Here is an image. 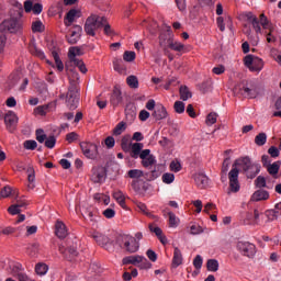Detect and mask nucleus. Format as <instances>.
<instances>
[{"mask_svg": "<svg viewBox=\"0 0 281 281\" xmlns=\"http://www.w3.org/2000/svg\"><path fill=\"white\" fill-rule=\"evenodd\" d=\"M245 16L251 23L256 34H262V30H269V33H266L267 43H276L277 38L273 36V24L265 13H261L259 19L251 12H247Z\"/></svg>", "mask_w": 281, "mask_h": 281, "instance_id": "f257e3e1", "label": "nucleus"}, {"mask_svg": "<svg viewBox=\"0 0 281 281\" xmlns=\"http://www.w3.org/2000/svg\"><path fill=\"white\" fill-rule=\"evenodd\" d=\"M233 168L243 170L248 179H255V177L260 173V164L251 161L249 157L237 159Z\"/></svg>", "mask_w": 281, "mask_h": 281, "instance_id": "f03ea898", "label": "nucleus"}, {"mask_svg": "<svg viewBox=\"0 0 281 281\" xmlns=\"http://www.w3.org/2000/svg\"><path fill=\"white\" fill-rule=\"evenodd\" d=\"M116 245L127 251V254H136L139 251V241L131 235H121L116 238Z\"/></svg>", "mask_w": 281, "mask_h": 281, "instance_id": "7ed1b4c3", "label": "nucleus"}, {"mask_svg": "<svg viewBox=\"0 0 281 281\" xmlns=\"http://www.w3.org/2000/svg\"><path fill=\"white\" fill-rule=\"evenodd\" d=\"M105 23V18L98 15V14H91L87 18L85 23V32L88 34V36H95V30H100L102 25Z\"/></svg>", "mask_w": 281, "mask_h": 281, "instance_id": "20e7f679", "label": "nucleus"}, {"mask_svg": "<svg viewBox=\"0 0 281 281\" xmlns=\"http://www.w3.org/2000/svg\"><path fill=\"white\" fill-rule=\"evenodd\" d=\"M78 102H80V93L78 87L71 83L66 94V105L70 111L78 109Z\"/></svg>", "mask_w": 281, "mask_h": 281, "instance_id": "39448f33", "label": "nucleus"}, {"mask_svg": "<svg viewBox=\"0 0 281 281\" xmlns=\"http://www.w3.org/2000/svg\"><path fill=\"white\" fill-rule=\"evenodd\" d=\"M23 27L21 20L10 18L1 22L0 32H10V34H16Z\"/></svg>", "mask_w": 281, "mask_h": 281, "instance_id": "423d86ee", "label": "nucleus"}, {"mask_svg": "<svg viewBox=\"0 0 281 281\" xmlns=\"http://www.w3.org/2000/svg\"><path fill=\"white\" fill-rule=\"evenodd\" d=\"M238 168L233 167V169L228 172V191L227 194H236L237 192H240V182L238 181Z\"/></svg>", "mask_w": 281, "mask_h": 281, "instance_id": "0eeeda50", "label": "nucleus"}, {"mask_svg": "<svg viewBox=\"0 0 281 281\" xmlns=\"http://www.w3.org/2000/svg\"><path fill=\"white\" fill-rule=\"evenodd\" d=\"M81 150L87 157V159L95 160L100 157V151H98V145L89 142H83L80 144Z\"/></svg>", "mask_w": 281, "mask_h": 281, "instance_id": "6e6552de", "label": "nucleus"}, {"mask_svg": "<svg viewBox=\"0 0 281 281\" xmlns=\"http://www.w3.org/2000/svg\"><path fill=\"white\" fill-rule=\"evenodd\" d=\"M244 64L248 67V69H252V71H261L262 67H265L262 59L254 55H247L244 58Z\"/></svg>", "mask_w": 281, "mask_h": 281, "instance_id": "1a4fd4ad", "label": "nucleus"}, {"mask_svg": "<svg viewBox=\"0 0 281 281\" xmlns=\"http://www.w3.org/2000/svg\"><path fill=\"white\" fill-rule=\"evenodd\" d=\"M175 41V34H172V29L168 26L166 32L159 35V45L165 54H168V45Z\"/></svg>", "mask_w": 281, "mask_h": 281, "instance_id": "9d476101", "label": "nucleus"}, {"mask_svg": "<svg viewBox=\"0 0 281 281\" xmlns=\"http://www.w3.org/2000/svg\"><path fill=\"white\" fill-rule=\"evenodd\" d=\"M237 249L243 256H247V258H254V256H256V245L249 241H239Z\"/></svg>", "mask_w": 281, "mask_h": 281, "instance_id": "9b49d317", "label": "nucleus"}, {"mask_svg": "<svg viewBox=\"0 0 281 281\" xmlns=\"http://www.w3.org/2000/svg\"><path fill=\"white\" fill-rule=\"evenodd\" d=\"M106 179V169L104 167L99 166L92 169L91 180L93 183H104Z\"/></svg>", "mask_w": 281, "mask_h": 281, "instance_id": "f8f14e48", "label": "nucleus"}, {"mask_svg": "<svg viewBox=\"0 0 281 281\" xmlns=\"http://www.w3.org/2000/svg\"><path fill=\"white\" fill-rule=\"evenodd\" d=\"M4 124L8 128V131H14L16 128V125L19 124V116L14 111H8L4 115Z\"/></svg>", "mask_w": 281, "mask_h": 281, "instance_id": "ddd939ff", "label": "nucleus"}, {"mask_svg": "<svg viewBox=\"0 0 281 281\" xmlns=\"http://www.w3.org/2000/svg\"><path fill=\"white\" fill-rule=\"evenodd\" d=\"M92 238L95 240V243H98V245H100V247H103L104 249H111V239H109L106 235L94 231L92 233Z\"/></svg>", "mask_w": 281, "mask_h": 281, "instance_id": "4468645a", "label": "nucleus"}, {"mask_svg": "<svg viewBox=\"0 0 281 281\" xmlns=\"http://www.w3.org/2000/svg\"><path fill=\"white\" fill-rule=\"evenodd\" d=\"M138 158L142 159V166L144 168H150V166H155L157 161L153 154H150V149H144Z\"/></svg>", "mask_w": 281, "mask_h": 281, "instance_id": "2eb2a0df", "label": "nucleus"}, {"mask_svg": "<svg viewBox=\"0 0 281 281\" xmlns=\"http://www.w3.org/2000/svg\"><path fill=\"white\" fill-rule=\"evenodd\" d=\"M80 34H82V26L75 25L72 30H70V34L66 35V38L70 45H76L78 41H80Z\"/></svg>", "mask_w": 281, "mask_h": 281, "instance_id": "dca6fc26", "label": "nucleus"}, {"mask_svg": "<svg viewBox=\"0 0 281 281\" xmlns=\"http://www.w3.org/2000/svg\"><path fill=\"white\" fill-rule=\"evenodd\" d=\"M243 91L244 95L250 99L258 98V95H262V88L258 86L244 87Z\"/></svg>", "mask_w": 281, "mask_h": 281, "instance_id": "f3484780", "label": "nucleus"}, {"mask_svg": "<svg viewBox=\"0 0 281 281\" xmlns=\"http://www.w3.org/2000/svg\"><path fill=\"white\" fill-rule=\"evenodd\" d=\"M194 182L201 190L207 188L210 186V178L205 176L203 172H198L193 176Z\"/></svg>", "mask_w": 281, "mask_h": 281, "instance_id": "a211bd4d", "label": "nucleus"}, {"mask_svg": "<svg viewBox=\"0 0 281 281\" xmlns=\"http://www.w3.org/2000/svg\"><path fill=\"white\" fill-rule=\"evenodd\" d=\"M110 102L113 106H120L124 102V97H122V89L120 87H114Z\"/></svg>", "mask_w": 281, "mask_h": 281, "instance_id": "6ab92c4d", "label": "nucleus"}, {"mask_svg": "<svg viewBox=\"0 0 281 281\" xmlns=\"http://www.w3.org/2000/svg\"><path fill=\"white\" fill-rule=\"evenodd\" d=\"M130 153H131V157H133V159H139V157H142V153H144V144L143 143H133L130 146Z\"/></svg>", "mask_w": 281, "mask_h": 281, "instance_id": "aec40b11", "label": "nucleus"}, {"mask_svg": "<svg viewBox=\"0 0 281 281\" xmlns=\"http://www.w3.org/2000/svg\"><path fill=\"white\" fill-rule=\"evenodd\" d=\"M55 234L57 238H67L69 232L67 231V226L65 223L57 221L55 224Z\"/></svg>", "mask_w": 281, "mask_h": 281, "instance_id": "412c9836", "label": "nucleus"}, {"mask_svg": "<svg viewBox=\"0 0 281 281\" xmlns=\"http://www.w3.org/2000/svg\"><path fill=\"white\" fill-rule=\"evenodd\" d=\"M66 67H74L75 69H79V71H88L87 65L82 59H68Z\"/></svg>", "mask_w": 281, "mask_h": 281, "instance_id": "4be33fe9", "label": "nucleus"}, {"mask_svg": "<svg viewBox=\"0 0 281 281\" xmlns=\"http://www.w3.org/2000/svg\"><path fill=\"white\" fill-rule=\"evenodd\" d=\"M112 196L123 210H126V195L122 191H113Z\"/></svg>", "mask_w": 281, "mask_h": 281, "instance_id": "5701e85b", "label": "nucleus"}, {"mask_svg": "<svg viewBox=\"0 0 281 281\" xmlns=\"http://www.w3.org/2000/svg\"><path fill=\"white\" fill-rule=\"evenodd\" d=\"M153 117H155V120H166V117H168V111L166 110V106L161 104L158 105L153 113Z\"/></svg>", "mask_w": 281, "mask_h": 281, "instance_id": "b1692460", "label": "nucleus"}, {"mask_svg": "<svg viewBox=\"0 0 281 281\" xmlns=\"http://www.w3.org/2000/svg\"><path fill=\"white\" fill-rule=\"evenodd\" d=\"M76 16H78V10L76 9H71L66 13L64 23L67 27H69L71 25V23H74V21H76Z\"/></svg>", "mask_w": 281, "mask_h": 281, "instance_id": "393cba45", "label": "nucleus"}, {"mask_svg": "<svg viewBox=\"0 0 281 281\" xmlns=\"http://www.w3.org/2000/svg\"><path fill=\"white\" fill-rule=\"evenodd\" d=\"M172 265L173 267H180V265H183V255L181 254V250L177 247L173 250Z\"/></svg>", "mask_w": 281, "mask_h": 281, "instance_id": "a878e982", "label": "nucleus"}, {"mask_svg": "<svg viewBox=\"0 0 281 281\" xmlns=\"http://www.w3.org/2000/svg\"><path fill=\"white\" fill-rule=\"evenodd\" d=\"M142 261V256L134 255L123 258V265H134L135 267H139V262Z\"/></svg>", "mask_w": 281, "mask_h": 281, "instance_id": "bb28decb", "label": "nucleus"}, {"mask_svg": "<svg viewBox=\"0 0 281 281\" xmlns=\"http://www.w3.org/2000/svg\"><path fill=\"white\" fill-rule=\"evenodd\" d=\"M169 49H172V52H186V45H183L180 42L172 41L168 46H167V54H169Z\"/></svg>", "mask_w": 281, "mask_h": 281, "instance_id": "cd10ccee", "label": "nucleus"}, {"mask_svg": "<svg viewBox=\"0 0 281 281\" xmlns=\"http://www.w3.org/2000/svg\"><path fill=\"white\" fill-rule=\"evenodd\" d=\"M269 199V192L265 190H257L251 195V201H267Z\"/></svg>", "mask_w": 281, "mask_h": 281, "instance_id": "c85d7f7f", "label": "nucleus"}, {"mask_svg": "<svg viewBox=\"0 0 281 281\" xmlns=\"http://www.w3.org/2000/svg\"><path fill=\"white\" fill-rule=\"evenodd\" d=\"M240 223L241 225H254V213L247 211L241 213Z\"/></svg>", "mask_w": 281, "mask_h": 281, "instance_id": "c756f323", "label": "nucleus"}, {"mask_svg": "<svg viewBox=\"0 0 281 281\" xmlns=\"http://www.w3.org/2000/svg\"><path fill=\"white\" fill-rule=\"evenodd\" d=\"M280 166H281V161L278 160L272 164H268L266 168H267L269 175H271L272 177H276V175H278V172H280Z\"/></svg>", "mask_w": 281, "mask_h": 281, "instance_id": "7c9ffc66", "label": "nucleus"}, {"mask_svg": "<svg viewBox=\"0 0 281 281\" xmlns=\"http://www.w3.org/2000/svg\"><path fill=\"white\" fill-rule=\"evenodd\" d=\"M85 54L80 47H70L68 52V60L79 59L78 56Z\"/></svg>", "mask_w": 281, "mask_h": 281, "instance_id": "2f4dec72", "label": "nucleus"}, {"mask_svg": "<svg viewBox=\"0 0 281 281\" xmlns=\"http://www.w3.org/2000/svg\"><path fill=\"white\" fill-rule=\"evenodd\" d=\"M21 207H25V203L18 202L16 204L9 206L8 212L11 216H16V214H21Z\"/></svg>", "mask_w": 281, "mask_h": 281, "instance_id": "473e14b6", "label": "nucleus"}, {"mask_svg": "<svg viewBox=\"0 0 281 281\" xmlns=\"http://www.w3.org/2000/svg\"><path fill=\"white\" fill-rule=\"evenodd\" d=\"M59 251L61 254H65L66 258H68V260H74V258H76V256H78V250H76V247H70L66 250L63 249V246H59Z\"/></svg>", "mask_w": 281, "mask_h": 281, "instance_id": "72a5a7b5", "label": "nucleus"}, {"mask_svg": "<svg viewBox=\"0 0 281 281\" xmlns=\"http://www.w3.org/2000/svg\"><path fill=\"white\" fill-rule=\"evenodd\" d=\"M94 201H97L98 203H104L105 205H109V203H111V196L109 194H104V193H95L93 195Z\"/></svg>", "mask_w": 281, "mask_h": 281, "instance_id": "f704fd0d", "label": "nucleus"}, {"mask_svg": "<svg viewBox=\"0 0 281 281\" xmlns=\"http://www.w3.org/2000/svg\"><path fill=\"white\" fill-rule=\"evenodd\" d=\"M29 50L33 56H36L37 58H40L41 60H45V53L41 49H38V47H36V45L31 44L29 46Z\"/></svg>", "mask_w": 281, "mask_h": 281, "instance_id": "c9c22d12", "label": "nucleus"}, {"mask_svg": "<svg viewBox=\"0 0 281 281\" xmlns=\"http://www.w3.org/2000/svg\"><path fill=\"white\" fill-rule=\"evenodd\" d=\"M52 57L54 58L56 69H58V71H63V69H65V65L63 64V60L60 59L58 52L53 50Z\"/></svg>", "mask_w": 281, "mask_h": 281, "instance_id": "e433bc0d", "label": "nucleus"}, {"mask_svg": "<svg viewBox=\"0 0 281 281\" xmlns=\"http://www.w3.org/2000/svg\"><path fill=\"white\" fill-rule=\"evenodd\" d=\"M169 217V227L177 228L179 227V223H181V220L177 217V215L172 212H168Z\"/></svg>", "mask_w": 281, "mask_h": 281, "instance_id": "4c0bfd02", "label": "nucleus"}, {"mask_svg": "<svg viewBox=\"0 0 281 281\" xmlns=\"http://www.w3.org/2000/svg\"><path fill=\"white\" fill-rule=\"evenodd\" d=\"M133 143H131V135H125L122 137L121 139V147L124 150V153H128V150H131V145Z\"/></svg>", "mask_w": 281, "mask_h": 281, "instance_id": "58836bf2", "label": "nucleus"}, {"mask_svg": "<svg viewBox=\"0 0 281 281\" xmlns=\"http://www.w3.org/2000/svg\"><path fill=\"white\" fill-rule=\"evenodd\" d=\"M27 181H29V184H27L29 190H34V188H36V183H35L36 175L32 169L29 170Z\"/></svg>", "mask_w": 281, "mask_h": 281, "instance_id": "ea45409f", "label": "nucleus"}, {"mask_svg": "<svg viewBox=\"0 0 281 281\" xmlns=\"http://www.w3.org/2000/svg\"><path fill=\"white\" fill-rule=\"evenodd\" d=\"M21 265L19 263H14V262H10L9 265V273H11V276H14L16 278H19V276H21Z\"/></svg>", "mask_w": 281, "mask_h": 281, "instance_id": "a19ab883", "label": "nucleus"}, {"mask_svg": "<svg viewBox=\"0 0 281 281\" xmlns=\"http://www.w3.org/2000/svg\"><path fill=\"white\" fill-rule=\"evenodd\" d=\"M180 98L183 100V102H187V100H190V98H192V92L186 86H181Z\"/></svg>", "mask_w": 281, "mask_h": 281, "instance_id": "79ce46f5", "label": "nucleus"}, {"mask_svg": "<svg viewBox=\"0 0 281 281\" xmlns=\"http://www.w3.org/2000/svg\"><path fill=\"white\" fill-rule=\"evenodd\" d=\"M49 271V267L45 263H37L35 266V272L37 276H45Z\"/></svg>", "mask_w": 281, "mask_h": 281, "instance_id": "37998d69", "label": "nucleus"}, {"mask_svg": "<svg viewBox=\"0 0 281 281\" xmlns=\"http://www.w3.org/2000/svg\"><path fill=\"white\" fill-rule=\"evenodd\" d=\"M41 249V246L38 244H33L29 246L27 254L31 256V258H35V256H38V251Z\"/></svg>", "mask_w": 281, "mask_h": 281, "instance_id": "c03bdc74", "label": "nucleus"}, {"mask_svg": "<svg viewBox=\"0 0 281 281\" xmlns=\"http://www.w3.org/2000/svg\"><path fill=\"white\" fill-rule=\"evenodd\" d=\"M130 179H142L144 178V172L139 169H132L127 172Z\"/></svg>", "mask_w": 281, "mask_h": 281, "instance_id": "a18cd8bd", "label": "nucleus"}, {"mask_svg": "<svg viewBox=\"0 0 281 281\" xmlns=\"http://www.w3.org/2000/svg\"><path fill=\"white\" fill-rule=\"evenodd\" d=\"M126 131V122L121 121L113 130V135H122Z\"/></svg>", "mask_w": 281, "mask_h": 281, "instance_id": "49530a36", "label": "nucleus"}, {"mask_svg": "<svg viewBox=\"0 0 281 281\" xmlns=\"http://www.w3.org/2000/svg\"><path fill=\"white\" fill-rule=\"evenodd\" d=\"M206 268H207V271H212V272L218 271V260L216 259L207 260Z\"/></svg>", "mask_w": 281, "mask_h": 281, "instance_id": "de8ad7c7", "label": "nucleus"}, {"mask_svg": "<svg viewBox=\"0 0 281 281\" xmlns=\"http://www.w3.org/2000/svg\"><path fill=\"white\" fill-rule=\"evenodd\" d=\"M126 82L131 89H137L139 87V80L135 76L127 77Z\"/></svg>", "mask_w": 281, "mask_h": 281, "instance_id": "09e8293b", "label": "nucleus"}, {"mask_svg": "<svg viewBox=\"0 0 281 281\" xmlns=\"http://www.w3.org/2000/svg\"><path fill=\"white\" fill-rule=\"evenodd\" d=\"M162 183L170 186V183H175V173L166 172L161 177Z\"/></svg>", "mask_w": 281, "mask_h": 281, "instance_id": "8fccbe9b", "label": "nucleus"}, {"mask_svg": "<svg viewBox=\"0 0 281 281\" xmlns=\"http://www.w3.org/2000/svg\"><path fill=\"white\" fill-rule=\"evenodd\" d=\"M9 16L11 19H18L19 21H21V18L23 16V9H10Z\"/></svg>", "mask_w": 281, "mask_h": 281, "instance_id": "3c124183", "label": "nucleus"}, {"mask_svg": "<svg viewBox=\"0 0 281 281\" xmlns=\"http://www.w3.org/2000/svg\"><path fill=\"white\" fill-rule=\"evenodd\" d=\"M255 144L257 146H265L267 144V134L260 133L255 137Z\"/></svg>", "mask_w": 281, "mask_h": 281, "instance_id": "603ef678", "label": "nucleus"}, {"mask_svg": "<svg viewBox=\"0 0 281 281\" xmlns=\"http://www.w3.org/2000/svg\"><path fill=\"white\" fill-rule=\"evenodd\" d=\"M138 268L139 269H151L153 268V263H150V261H148V259H146V257L140 256V261L138 263Z\"/></svg>", "mask_w": 281, "mask_h": 281, "instance_id": "864d4df0", "label": "nucleus"}, {"mask_svg": "<svg viewBox=\"0 0 281 281\" xmlns=\"http://www.w3.org/2000/svg\"><path fill=\"white\" fill-rule=\"evenodd\" d=\"M173 109L176 113H186V103H183V101H176L173 104Z\"/></svg>", "mask_w": 281, "mask_h": 281, "instance_id": "5fc2aeb1", "label": "nucleus"}, {"mask_svg": "<svg viewBox=\"0 0 281 281\" xmlns=\"http://www.w3.org/2000/svg\"><path fill=\"white\" fill-rule=\"evenodd\" d=\"M252 225H265V222L260 220V211L255 210L252 213Z\"/></svg>", "mask_w": 281, "mask_h": 281, "instance_id": "6e6d98bb", "label": "nucleus"}, {"mask_svg": "<svg viewBox=\"0 0 281 281\" xmlns=\"http://www.w3.org/2000/svg\"><path fill=\"white\" fill-rule=\"evenodd\" d=\"M125 115H126V120H131V122H133V120L137 117V112H135V109L133 106L130 109L126 108Z\"/></svg>", "mask_w": 281, "mask_h": 281, "instance_id": "4d7b16f0", "label": "nucleus"}, {"mask_svg": "<svg viewBox=\"0 0 281 281\" xmlns=\"http://www.w3.org/2000/svg\"><path fill=\"white\" fill-rule=\"evenodd\" d=\"M135 205L138 207L139 212L145 214V216H153V214H150V212H148V207L146 206V204H144L139 201H136Z\"/></svg>", "mask_w": 281, "mask_h": 281, "instance_id": "13d9d810", "label": "nucleus"}, {"mask_svg": "<svg viewBox=\"0 0 281 281\" xmlns=\"http://www.w3.org/2000/svg\"><path fill=\"white\" fill-rule=\"evenodd\" d=\"M190 234H192L193 236L203 234V227H201V225H199V224H192L190 226Z\"/></svg>", "mask_w": 281, "mask_h": 281, "instance_id": "bf43d9fd", "label": "nucleus"}, {"mask_svg": "<svg viewBox=\"0 0 281 281\" xmlns=\"http://www.w3.org/2000/svg\"><path fill=\"white\" fill-rule=\"evenodd\" d=\"M135 52L133 50H126L124 54H123V59L125 60V63H133V60L135 59Z\"/></svg>", "mask_w": 281, "mask_h": 281, "instance_id": "052dcab7", "label": "nucleus"}, {"mask_svg": "<svg viewBox=\"0 0 281 281\" xmlns=\"http://www.w3.org/2000/svg\"><path fill=\"white\" fill-rule=\"evenodd\" d=\"M12 194V188L7 186L0 191V199H8Z\"/></svg>", "mask_w": 281, "mask_h": 281, "instance_id": "680f3d73", "label": "nucleus"}, {"mask_svg": "<svg viewBox=\"0 0 281 281\" xmlns=\"http://www.w3.org/2000/svg\"><path fill=\"white\" fill-rule=\"evenodd\" d=\"M169 168L171 172H181V162L173 160L170 162Z\"/></svg>", "mask_w": 281, "mask_h": 281, "instance_id": "e2e57ef3", "label": "nucleus"}, {"mask_svg": "<svg viewBox=\"0 0 281 281\" xmlns=\"http://www.w3.org/2000/svg\"><path fill=\"white\" fill-rule=\"evenodd\" d=\"M23 146L26 150H35L37 143L36 140H25Z\"/></svg>", "mask_w": 281, "mask_h": 281, "instance_id": "0e129e2a", "label": "nucleus"}, {"mask_svg": "<svg viewBox=\"0 0 281 281\" xmlns=\"http://www.w3.org/2000/svg\"><path fill=\"white\" fill-rule=\"evenodd\" d=\"M32 31L33 32H43V22L41 20H37L32 23Z\"/></svg>", "mask_w": 281, "mask_h": 281, "instance_id": "69168bd1", "label": "nucleus"}, {"mask_svg": "<svg viewBox=\"0 0 281 281\" xmlns=\"http://www.w3.org/2000/svg\"><path fill=\"white\" fill-rule=\"evenodd\" d=\"M216 113H210L207 116H206V124L207 126H212L213 124H216Z\"/></svg>", "mask_w": 281, "mask_h": 281, "instance_id": "338daca9", "label": "nucleus"}, {"mask_svg": "<svg viewBox=\"0 0 281 281\" xmlns=\"http://www.w3.org/2000/svg\"><path fill=\"white\" fill-rule=\"evenodd\" d=\"M45 146L46 148H54V146H56V137L49 136L48 138H46Z\"/></svg>", "mask_w": 281, "mask_h": 281, "instance_id": "774afa93", "label": "nucleus"}]
</instances>
